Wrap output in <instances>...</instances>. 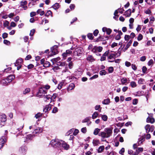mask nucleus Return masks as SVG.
Returning a JSON list of instances; mask_svg holds the SVG:
<instances>
[{"label": "nucleus", "mask_w": 155, "mask_h": 155, "mask_svg": "<svg viewBox=\"0 0 155 155\" xmlns=\"http://www.w3.org/2000/svg\"><path fill=\"white\" fill-rule=\"evenodd\" d=\"M67 83L65 82V80L62 81L58 84V88L59 89H61L62 88V86L65 85Z\"/></svg>", "instance_id": "14"}, {"label": "nucleus", "mask_w": 155, "mask_h": 155, "mask_svg": "<svg viewBox=\"0 0 155 155\" xmlns=\"http://www.w3.org/2000/svg\"><path fill=\"white\" fill-rule=\"evenodd\" d=\"M72 53V51L70 50H67L64 53L62 54V56L63 57V58L64 60L68 56H69Z\"/></svg>", "instance_id": "9"}, {"label": "nucleus", "mask_w": 155, "mask_h": 155, "mask_svg": "<svg viewBox=\"0 0 155 155\" xmlns=\"http://www.w3.org/2000/svg\"><path fill=\"white\" fill-rule=\"evenodd\" d=\"M143 149L142 147H139L136 150V151L139 153L140 152H142L143 151Z\"/></svg>", "instance_id": "44"}, {"label": "nucleus", "mask_w": 155, "mask_h": 155, "mask_svg": "<svg viewBox=\"0 0 155 155\" xmlns=\"http://www.w3.org/2000/svg\"><path fill=\"white\" fill-rule=\"evenodd\" d=\"M147 70V68L146 66H144L142 68V71L143 73H145L146 72Z\"/></svg>", "instance_id": "55"}, {"label": "nucleus", "mask_w": 155, "mask_h": 155, "mask_svg": "<svg viewBox=\"0 0 155 155\" xmlns=\"http://www.w3.org/2000/svg\"><path fill=\"white\" fill-rule=\"evenodd\" d=\"M89 50H91V51L94 53H96L97 52H101L102 51L103 48L102 47L95 46L93 47L92 45H90L88 47Z\"/></svg>", "instance_id": "1"}, {"label": "nucleus", "mask_w": 155, "mask_h": 155, "mask_svg": "<svg viewBox=\"0 0 155 155\" xmlns=\"http://www.w3.org/2000/svg\"><path fill=\"white\" fill-rule=\"evenodd\" d=\"M42 87L43 88H45V90L47 92L48 91V89H49L50 87V86L49 85H44Z\"/></svg>", "instance_id": "39"}, {"label": "nucleus", "mask_w": 155, "mask_h": 155, "mask_svg": "<svg viewBox=\"0 0 155 155\" xmlns=\"http://www.w3.org/2000/svg\"><path fill=\"white\" fill-rule=\"evenodd\" d=\"M51 14H52L50 10H49V11H48L45 14V16L48 17Z\"/></svg>", "instance_id": "50"}, {"label": "nucleus", "mask_w": 155, "mask_h": 155, "mask_svg": "<svg viewBox=\"0 0 155 155\" xmlns=\"http://www.w3.org/2000/svg\"><path fill=\"white\" fill-rule=\"evenodd\" d=\"M33 136L31 134H29L26 137V138L27 139H31L33 138Z\"/></svg>", "instance_id": "63"}, {"label": "nucleus", "mask_w": 155, "mask_h": 155, "mask_svg": "<svg viewBox=\"0 0 155 155\" xmlns=\"http://www.w3.org/2000/svg\"><path fill=\"white\" fill-rule=\"evenodd\" d=\"M127 79L125 78H124L121 79V84H124L127 83Z\"/></svg>", "instance_id": "32"}, {"label": "nucleus", "mask_w": 155, "mask_h": 155, "mask_svg": "<svg viewBox=\"0 0 155 155\" xmlns=\"http://www.w3.org/2000/svg\"><path fill=\"white\" fill-rule=\"evenodd\" d=\"M3 42L4 44L7 45H9L10 44V42L7 40H4Z\"/></svg>", "instance_id": "54"}, {"label": "nucleus", "mask_w": 155, "mask_h": 155, "mask_svg": "<svg viewBox=\"0 0 155 155\" xmlns=\"http://www.w3.org/2000/svg\"><path fill=\"white\" fill-rule=\"evenodd\" d=\"M98 77V75L97 74H95L92 77H91L90 78V80H92L97 78Z\"/></svg>", "instance_id": "58"}, {"label": "nucleus", "mask_w": 155, "mask_h": 155, "mask_svg": "<svg viewBox=\"0 0 155 155\" xmlns=\"http://www.w3.org/2000/svg\"><path fill=\"white\" fill-rule=\"evenodd\" d=\"M56 94H53L52 96H51V100H53V101H54V100L55 99L56 97Z\"/></svg>", "instance_id": "57"}, {"label": "nucleus", "mask_w": 155, "mask_h": 155, "mask_svg": "<svg viewBox=\"0 0 155 155\" xmlns=\"http://www.w3.org/2000/svg\"><path fill=\"white\" fill-rule=\"evenodd\" d=\"M50 65V63L48 61H45L43 64V66L44 67L47 68L49 67Z\"/></svg>", "instance_id": "37"}, {"label": "nucleus", "mask_w": 155, "mask_h": 155, "mask_svg": "<svg viewBox=\"0 0 155 155\" xmlns=\"http://www.w3.org/2000/svg\"><path fill=\"white\" fill-rule=\"evenodd\" d=\"M137 85L136 83L134 81H131L130 83V86L132 87H135L137 86Z\"/></svg>", "instance_id": "36"}, {"label": "nucleus", "mask_w": 155, "mask_h": 155, "mask_svg": "<svg viewBox=\"0 0 155 155\" xmlns=\"http://www.w3.org/2000/svg\"><path fill=\"white\" fill-rule=\"evenodd\" d=\"M113 128H107L105 129L104 131L108 137H109L112 134Z\"/></svg>", "instance_id": "6"}, {"label": "nucleus", "mask_w": 155, "mask_h": 155, "mask_svg": "<svg viewBox=\"0 0 155 155\" xmlns=\"http://www.w3.org/2000/svg\"><path fill=\"white\" fill-rule=\"evenodd\" d=\"M147 122L153 124L155 120L154 118L153 117H148L147 119Z\"/></svg>", "instance_id": "25"}, {"label": "nucleus", "mask_w": 155, "mask_h": 155, "mask_svg": "<svg viewBox=\"0 0 155 155\" xmlns=\"http://www.w3.org/2000/svg\"><path fill=\"white\" fill-rule=\"evenodd\" d=\"M98 135L100 136H101L102 137L101 140L102 141H105L106 142V140H103V139L105 138H108V137H107V136L106 133V132H101L100 134H98Z\"/></svg>", "instance_id": "10"}, {"label": "nucleus", "mask_w": 155, "mask_h": 155, "mask_svg": "<svg viewBox=\"0 0 155 155\" xmlns=\"http://www.w3.org/2000/svg\"><path fill=\"white\" fill-rule=\"evenodd\" d=\"M102 119L104 121H106L107 119V117L106 115H102L101 114Z\"/></svg>", "instance_id": "38"}, {"label": "nucleus", "mask_w": 155, "mask_h": 155, "mask_svg": "<svg viewBox=\"0 0 155 155\" xmlns=\"http://www.w3.org/2000/svg\"><path fill=\"white\" fill-rule=\"evenodd\" d=\"M60 7L59 5V3H56L54 4L52 6V7L54 9H58Z\"/></svg>", "instance_id": "33"}, {"label": "nucleus", "mask_w": 155, "mask_h": 155, "mask_svg": "<svg viewBox=\"0 0 155 155\" xmlns=\"http://www.w3.org/2000/svg\"><path fill=\"white\" fill-rule=\"evenodd\" d=\"M27 150V148L25 146H21L19 149L20 152L23 154H25L26 153Z\"/></svg>", "instance_id": "13"}, {"label": "nucleus", "mask_w": 155, "mask_h": 155, "mask_svg": "<svg viewBox=\"0 0 155 155\" xmlns=\"http://www.w3.org/2000/svg\"><path fill=\"white\" fill-rule=\"evenodd\" d=\"M91 118L90 117H87L86 118L84 119L82 121V122L83 123H85L87 122L89 120L90 118Z\"/></svg>", "instance_id": "48"}, {"label": "nucleus", "mask_w": 155, "mask_h": 155, "mask_svg": "<svg viewBox=\"0 0 155 155\" xmlns=\"http://www.w3.org/2000/svg\"><path fill=\"white\" fill-rule=\"evenodd\" d=\"M6 136H3L0 139V149L3 147L7 139Z\"/></svg>", "instance_id": "8"}, {"label": "nucleus", "mask_w": 155, "mask_h": 155, "mask_svg": "<svg viewBox=\"0 0 155 155\" xmlns=\"http://www.w3.org/2000/svg\"><path fill=\"white\" fill-rule=\"evenodd\" d=\"M75 87L74 84L73 83H71L68 87L67 90L68 91L71 90Z\"/></svg>", "instance_id": "24"}, {"label": "nucleus", "mask_w": 155, "mask_h": 155, "mask_svg": "<svg viewBox=\"0 0 155 155\" xmlns=\"http://www.w3.org/2000/svg\"><path fill=\"white\" fill-rule=\"evenodd\" d=\"M42 131V129L41 127H38L35 129L33 132L34 135L37 134V133H40Z\"/></svg>", "instance_id": "15"}, {"label": "nucleus", "mask_w": 155, "mask_h": 155, "mask_svg": "<svg viewBox=\"0 0 155 155\" xmlns=\"http://www.w3.org/2000/svg\"><path fill=\"white\" fill-rule=\"evenodd\" d=\"M6 120V116L5 114H3L0 116V126L1 127L4 126L5 122Z\"/></svg>", "instance_id": "4"}, {"label": "nucleus", "mask_w": 155, "mask_h": 155, "mask_svg": "<svg viewBox=\"0 0 155 155\" xmlns=\"http://www.w3.org/2000/svg\"><path fill=\"white\" fill-rule=\"evenodd\" d=\"M131 13V9H129L128 10H127L125 12V15L126 17H129Z\"/></svg>", "instance_id": "27"}, {"label": "nucleus", "mask_w": 155, "mask_h": 155, "mask_svg": "<svg viewBox=\"0 0 155 155\" xmlns=\"http://www.w3.org/2000/svg\"><path fill=\"white\" fill-rule=\"evenodd\" d=\"M114 71V68L112 67H110L108 68V71L110 73H112Z\"/></svg>", "instance_id": "60"}, {"label": "nucleus", "mask_w": 155, "mask_h": 155, "mask_svg": "<svg viewBox=\"0 0 155 155\" xmlns=\"http://www.w3.org/2000/svg\"><path fill=\"white\" fill-rule=\"evenodd\" d=\"M30 91V89L29 88H26L23 91L24 94H26L27 93L29 92Z\"/></svg>", "instance_id": "41"}, {"label": "nucleus", "mask_w": 155, "mask_h": 155, "mask_svg": "<svg viewBox=\"0 0 155 155\" xmlns=\"http://www.w3.org/2000/svg\"><path fill=\"white\" fill-rule=\"evenodd\" d=\"M60 143L61 144L59 148H61L62 147L64 149L66 150H67L69 149V145L64 141L61 140Z\"/></svg>", "instance_id": "5"}, {"label": "nucleus", "mask_w": 155, "mask_h": 155, "mask_svg": "<svg viewBox=\"0 0 155 155\" xmlns=\"http://www.w3.org/2000/svg\"><path fill=\"white\" fill-rule=\"evenodd\" d=\"M47 92L45 90V88L41 87L39 89L37 94V96L39 97H43L47 94Z\"/></svg>", "instance_id": "2"}, {"label": "nucleus", "mask_w": 155, "mask_h": 155, "mask_svg": "<svg viewBox=\"0 0 155 155\" xmlns=\"http://www.w3.org/2000/svg\"><path fill=\"white\" fill-rule=\"evenodd\" d=\"M102 31L103 32H106L107 34L109 35L111 32L112 30L110 28H107L106 27H103L102 29Z\"/></svg>", "instance_id": "18"}, {"label": "nucleus", "mask_w": 155, "mask_h": 155, "mask_svg": "<svg viewBox=\"0 0 155 155\" xmlns=\"http://www.w3.org/2000/svg\"><path fill=\"white\" fill-rule=\"evenodd\" d=\"M27 3V2L26 1H22L20 2V6L23 8L24 10H26L28 8L26 6Z\"/></svg>", "instance_id": "11"}, {"label": "nucleus", "mask_w": 155, "mask_h": 155, "mask_svg": "<svg viewBox=\"0 0 155 155\" xmlns=\"http://www.w3.org/2000/svg\"><path fill=\"white\" fill-rule=\"evenodd\" d=\"M92 143L93 145L94 146H98L100 143L99 140L98 139H94Z\"/></svg>", "instance_id": "20"}, {"label": "nucleus", "mask_w": 155, "mask_h": 155, "mask_svg": "<svg viewBox=\"0 0 155 155\" xmlns=\"http://www.w3.org/2000/svg\"><path fill=\"white\" fill-rule=\"evenodd\" d=\"M146 59V56H143L140 57V61H144Z\"/></svg>", "instance_id": "64"}, {"label": "nucleus", "mask_w": 155, "mask_h": 155, "mask_svg": "<svg viewBox=\"0 0 155 155\" xmlns=\"http://www.w3.org/2000/svg\"><path fill=\"white\" fill-rule=\"evenodd\" d=\"M98 115V114L97 112H94L92 114V118L93 119L96 118Z\"/></svg>", "instance_id": "35"}, {"label": "nucleus", "mask_w": 155, "mask_h": 155, "mask_svg": "<svg viewBox=\"0 0 155 155\" xmlns=\"http://www.w3.org/2000/svg\"><path fill=\"white\" fill-rule=\"evenodd\" d=\"M9 22L5 20L3 23V25L5 27H8L9 25Z\"/></svg>", "instance_id": "40"}, {"label": "nucleus", "mask_w": 155, "mask_h": 155, "mask_svg": "<svg viewBox=\"0 0 155 155\" xmlns=\"http://www.w3.org/2000/svg\"><path fill=\"white\" fill-rule=\"evenodd\" d=\"M87 36L88 38L91 40H92L93 39V36L92 33H89L87 35Z\"/></svg>", "instance_id": "43"}, {"label": "nucleus", "mask_w": 155, "mask_h": 155, "mask_svg": "<svg viewBox=\"0 0 155 155\" xmlns=\"http://www.w3.org/2000/svg\"><path fill=\"white\" fill-rule=\"evenodd\" d=\"M9 82H8V80L6 78L2 79L1 81V83L3 85L6 86L8 84Z\"/></svg>", "instance_id": "23"}, {"label": "nucleus", "mask_w": 155, "mask_h": 155, "mask_svg": "<svg viewBox=\"0 0 155 155\" xmlns=\"http://www.w3.org/2000/svg\"><path fill=\"white\" fill-rule=\"evenodd\" d=\"M37 14H39L41 16L44 14L45 12L44 11H42L41 9H38L37 11Z\"/></svg>", "instance_id": "29"}, {"label": "nucleus", "mask_w": 155, "mask_h": 155, "mask_svg": "<svg viewBox=\"0 0 155 155\" xmlns=\"http://www.w3.org/2000/svg\"><path fill=\"white\" fill-rule=\"evenodd\" d=\"M83 52L82 49L81 48H78L75 49V53H76V54L78 56H80Z\"/></svg>", "instance_id": "12"}, {"label": "nucleus", "mask_w": 155, "mask_h": 155, "mask_svg": "<svg viewBox=\"0 0 155 155\" xmlns=\"http://www.w3.org/2000/svg\"><path fill=\"white\" fill-rule=\"evenodd\" d=\"M104 149V146H100L97 150L98 153H101L102 152Z\"/></svg>", "instance_id": "28"}, {"label": "nucleus", "mask_w": 155, "mask_h": 155, "mask_svg": "<svg viewBox=\"0 0 155 155\" xmlns=\"http://www.w3.org/2000/svg\"><path fill=\"white\" fill-rule=\"evenodd\" d=\"M143 38V35L141 34H139L138 36L137 37V40L138 41H140Z\"/></svg>", "instance_id": "49"}, {"label": "nucleus", "mask_w": 155, "mask_h": 155, "mask_svg": "<svg viewBox=\"0 0 155 155\" xmlns=\"http://www.w3.org/2000/svg\"><path fill=\"white\" fill-rule=\"evenodd\" d=\"M145 129L147 133H149L150 130V126L149 124L147 125L145 127Z\"/></svg>", "instance_id": "31"}, {"label": "nucleus", "mask_w": 155, "mask_h": 155, "mask_svg": "<svg viewBox=\"0 0 155 155\" xmlns=\"http://www.w3.org/2000/svg\"><path fill=\"white\" fill-rule=\"evenodd\" d=\"M15 76L12 75H9L6 79L8 80V82H11L15 78Z\"/></svg>", "instance_id": "22"}, {"label": "nucleus", "mask_w": 155, "mask_h": 155, "mask_svg": "<svg viewBox=\"0 0 155 155\" xmlns=\"http://www.w3.org/2000/svg\"><path fill=\"white\" fill-rule=\"evenodd\" d=\"M51 95H45L43 97H44V99H46L47 100H49L51 99Z\"/></svg>", "instance_id": "45"}, {"label": "nucleus", "mask_w": 155, "mask_h": 155, "mask_svg": "<svg viewBox=\"0 0 155 155\" xmlns=\"http://www.w3.org/2000/svg\"><path fill=\"white\" fill-rule=\"evenodd\" d=\"M110 102V99L107 98L104 99L102 102L103 104H108Z\"/></svg>", "instance_id": "30"}, {"label": "nucleus", "mask_w": 155, "mask_h": 155, "mask_svg": "<svg viewBox=\"0 0 155 155\" xmlns=\"http://www.w3.org/2000/svg\"><path fill=\"white\" fill-rule=\"evenodd\" d=\"M8 34L6 33H4L2 35V38L4 39L8 37Z\"/></svg>", "instance_id": "59"}, {"label": "nucleus", "mask_w": 155, "mask_h": 155, "mask_svg": "<svg viewBox=\"0 0 155 155\" xmlns=\"http://www.w3.org/2000/svg\"><path fill=\"white\" fill-rule=\"evenodd\" d=\"M86 60L87 61L91 62L95 61V59L94 57L92 55H87L86 58Z\"/></svg>", "instance_id": "16"}, {"label": "nucleus", "mask_w": 155, "mask_h": 155, "mask_svg": "<svg viewBox=\"0 0 155 155\" xmlns=\"http://www.w3.org/2000/svg\"><path fill=\"white\" fill-rule=\"evenodd\" d=\"M93 151V149H91L90 151H88L85 153V155H91L92 154V152Z\"/></svg>", "instance_id": "46"}, {"label": "nucleus", "mask_w": 155, "mask_h": 155, "mask_svg": "<svg viewBox=\"0 0 155 155\" xmlns=\"http://www.w3.org/2000/svg\"><path fill=\"white\" fill-rule=\"evenodd\" d=\"M100 74L101 75H105L106 74V72L105 70H102L100 72Z\"/></svg>", "instance_id": "47"}, {"label": "nucleus", "mask_w": 155, "mask_h": 155, "mask_svg": "<svg viewBox=\"0 0 155 155\" xmlns=\"http://www.w3.org/2000/svg\"><path fill=\"white\" fill-rule=\"evenodd\" d=\"M19 19V17L18 16H17L15 17L14 18V21L16 22H18Z\"/></svg>", "instance_id": "62"}, {"label": "nucleus", "mask_w": 155, "mask_h": 155, "mask_svg": "<svg viewBox=\"0 0 155 155\" xmlns=\"http://www.w3.org/2000/svg\"><path fill=\"white\" fill-rule=\"evenodd\" d=\"M73 65V64L72 61H71L69 62L68 64V67L70 69L72 68Z\"/></svg>", "instance_id": "53"}, {"label": "nucleus", "mask_w": 155, "mask_h": 155, "mask_svg": "<svg viewBox=\"0 0 155 155\" xmlns=\"http://www.w3.org/2000/svg\"><path fill=\"white\" fill-rule=\"evenodd\" d=\"M109 51H106L101 57V61L105 60L106 59V56H108L109 54Z\"/></svg>", "instance_id": "17"}, {"label": "nucleus", "mask_w": 155, "mask_h": 155, "mask_svg": "<svg viewBox=\"0 0 155 155\" xmlns=\"http://www.w3.org/2000/svg\"><path fill=\"white\" fill-rule=\"evenodd\" d=\"M51 105L50 104L46 106L45 107L43 111L45 112H46L50 110L51 108Z\"/></svg>", "instance_id": "21"}, {"label": "nucleus", "mask_w": 155, "mask_h": 155, "mask_svg": "<svg viewBox=\"0 0 155 155\" xmlns=\"http://www.w3.org/2000/svg\"><path fill=\"white\" fill-rule=\"evenodd\" d=\"M101 129H99L98 128H97L95 129L94 130L93 134H94L95 135H97V134H98V133L100 131Z\"/></svg>", "instance_id": "34"}, {"label": "nucleus", "mask_w": 155, "mask_h": 155, "mask_svg": "<svg viewBox=\"0 0 155 155\" xmlns=\"http://www.w3.org/2000/svg\"><path fill=\"white\" fill-rule=\"evenodd\" d=\"M131 65V64L129 62L126 61L125 62V65L127 67H129Z\"/></svg>", "instance_id": "61"}, {"label": "nucleus", "mask_w": 155, "mask_h": 155, "mask_svg": "<svg viewBox=\"0 0 155 155\" xmlns=\"http://www.w3.org/2000/svg\"><path fill=\"white\" fill-rule=\"evenodd\" d=\"M23 60L21 58H19L17 60L16 62L15 63V66H17L18 65H22L23 63Z\"/></svg>", "instance_id": "19"}, {"label": "nucleus", "mask_w": 155, "mask_h": 155, "mask_svg": "<svg viewBox=\"0 0 155 155\" xmlns=\"http://www.w3.org/2000/svg\"><path fill=\"white\" fill-rule=\"evenodd\" d=\"M58 47L57 45H54L52 48H51V50L52 51V52H54V51L55 50H56L57 48H58Z\"/></svg>", "instance_id": "52"}, {"label": "nucleus", "mask_w": 155, "mask_h": 155, "mask_svg": "<svg viewBox=\"0 0 155 155\" xmlns=\"http://www.w3.org/2000/svg\"><path fill=\"white\" fill-rule=\"evenodd\" d=\"M108 39V37L107 36L105 37V38L104 37H100L98 38L97 39L96 41L98 42L100 41H102V40H105Z\"/></svg>", "instance_id": "26"}, {"label": "nucleus", "mask_w": 155, "mask_h": 155, "mask_svg": "<svg viewBox=\"0 0 155 155\" xmlns=\"http://www.w3.org/2000/svg\"><path fill=\"white\" fill-rule=\"evenodd\" d=\"M61 140H59L58 139L52 140L51 141L50 145H51L52 147H59L60 146Z\"/></svg>", "instance_id": "3"}, {"label": "nucleus", "mask_w": 155, "mask_h": 155, "mask_svg": "<svg viewBox=\"0 0 155 155\" xmlns=\"http://www.w3.org/2000/svg\"><path fill=\"white\" fill-rule=\"evenodd\" d=\"M101 108L100 105H97L95 107V109L96 110H99L100 112L101 111Z\"/></svg>", "instance_id": "42"}, {"label": "nucleus", "mask_w": 155, "mask_h": 155, "mask_svg": "<svg viewBox=\"0 0 155 155\" xmlns=\"http://www.w3.org/2000/svg\"><path fill=\"white\" fill-rule=\"evenodd\" d=\"M116 57V54H110L108 57V59L110 60H109L108 61L110 62H112L114 61Z\"/></svg>", "instance_id": "7"}, {"label": "nucleus", "mask_w": 155, "mask_h": 155, "mask_svg": "<svg viewBox=\"0 0 155 155\" xmlns=\"http://www.w3.org/2000/svg\"><path fill=\"white\" fill-rule=\"evenodd\" d=\"M138 102V100L137 99H134L133 100V104L134 105L137 104Z\"/></svg>", "instance_id": "56"}, {"label": "nucleus", "mask_w": 155, "mask_h": 155, "mask_svg": "<svg viewBox=\"0 0 155 155\" xmlns=\"http://www.w3.org/2000/svg\"><path fill=\"white\" fill-rule=\"evenodd\" d=\"M144 82V80L142 78L140 79L138 81V83L139 84H143Z\"/></svg>", "instance_id": "51"}]
</instances>
